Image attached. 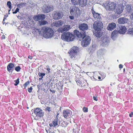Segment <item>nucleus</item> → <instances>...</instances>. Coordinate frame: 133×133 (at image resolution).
<instances>
[{
	"label": "nucleus",
	"mask_w": 133,
	"mask_h": 133,
	"mask_svg": "<svg viewBox=\"0 0 133 133\" xmlns=\"http://www.w3.org/2000/svg\"><path fill=\"white\" fill-rule=\"evenodd\" d=\"M119 67L120 69H122L123 68V66L122 64H120L119 66Z\"/></svg>",
	"instance_id": "nucleus-45"
},
{
	"label": "nucleus",
	"mask_w": 133,
	"mask_h": 133,
	"mask_svg": "<svg viewBox=\"0 0 133 133\" xmlns=\"http://www.w3.org/2000/svg\"><path fill=\"white\" fill-rule=\"evenodd\" d=\"M75 38L74 35L69 32H64L61 35V38L63 40L70 41L73 40Z\"/></svg>",
	"instance_id": "nucleus-5"
},
{
	"label": "nucleus",
	"mask_w": 133,
	"mask_h": 133,
	"mask_svg": "<svg viewBox=\"0 0 133 133\" xmlns=\"http://www.w3.org/2000/svg\"><path fill=\"white\" fill-rule=\"evenodd\" d=\"M58 115L59 114L58 113L56 116V119H55L52 123L49 124V125L50 127H55L58 125V119L57 117Z\"/></svg>",
	"instance_id": "nucleus-18"
},
{
	"label": "nucleus",
	"mask_w": 133,
	"mask_h": 133,
	"mask_svg": "<svg viewBox=\"0 0 133 133\" xmlns=\"http://www.w3.org/2000/svg\"><path fill=\"white\" fill-rule=\"evenodd\" d=\"M15 64L12 63H10L7 66V70L9 72H12L14 69Z\"/></svg>",
	"instance_id": "nucleus-20"
},
{
	"label": "nucleus",
	"mask_w": 133,
	"mask_h": 133,
	"mask_svg": "<svg viewBox=\"0 0 133 133\" xmlns=\"http://www.w3.org/2000/svg\"><path fill=\"white\" fill-rule=\"evenodd\" d=\"M28 58L30 59H32V57L31 56H29L28 57Z\"/></svg>",
	"instance_id": "nucleus-48"
},
{
	"label": "nucleus",
	"mask_w": 133,
	"mask_h": 133,
	"mask_svg": "<svg viewBox=\"0 0 133 133\" xmlns=\"http://www.w3.org/2000/svg\"><path fill=\"white\" fill-rule=\"evenodd\" d=\"M34 112L37 117L41 118L43 117L44 113L42 110L38 108H37L34 110Z\"/></svg>",
	"instance_id": "nucleus-9"
},
{
	"label": "nucleus",
	"mask_w": 133,
	"mask_h": 133,
	"mask_svg": "<svg viewBox=\"0 0 133 133\" xmlns=\"http://www.w3.org/2000/svg\"><path fill=\"white\" fill-rule=\"evenodd\" d=\"M39 22L40 25H45L48 23V22L44 20L42 21H39Z\"/></svg>",
	"instance_id": "nucleus-27"
},
{
	"label": "nucleus",
	"mask_w": 133,
	"mask_h": 133,
	"mask_svg": "<svg viewBox=\"0 0 133 133\" xmlns=\"http://www.w3.org/2000/svg\"><path fill=\"white\" fill-rule=\"evenodd\" d=\"M30 83V82L29 81H28L25 82L23 85V86L25 87L24 89H25V88L27 86V85Z\"/></svg>",
	"instance_id": "nucleus-34"
},
{
	"label": "nucleus",
	"mask_w": 133,
	"mask_h": 133,
	"mask_svg": "<svg viewBox=\"0 0 133 133\" xmlns=\"http://www.w3.org/2000/svg\"><path fill=\"white\" fill-rule=\"evenodd\" d=\"M93 99L94 100L96 101H98V99L97 98V96L95 97V96H94L93 97Z\"/></svg>",
	"instance_id": "nucleus-41"
},
{
	"label": "nucleus",
	"mask_w": 133,
	"mask_h": 133,
	"mask_svg": "<svg viewBox=\"0 0 133 133\" xmlns=\"http://www.w3.org/2000/svg\"><path fill=\"white\" fill-rule=\"evenodd\" d=\"M4 19H5V18H4L3 19V21H4Z\"/></svg>",
	"instance_id": "nucleus-53"
},
{
	"label": "nucleus",
	"mask_w": 133,
	"mask_h": 133,
	"mask_svg": "<svg viewBox=\"0 0 133 133\" xmlns=\"http://www.w3.org/2000/svg\"><path fill=\"white\" fill-rule=\"evenodd\" d=\"M116 24L114 22L111 23L108 25L107 27V29L111 31L116 27Z\"/></svg>",
	"instance_id": "nucleus-21"
},
{
	"label": "nucleus",
	"mask_w": 133,
	"mask_h": 133,
	"mask_svg": "<svg viewBox=\"0 0 133 133\" xmlns=\"http://www.w3.org/2000/svg\"><path fill=\"white\" fill-rule=\"evenodd\" d=\"M45 110L46 111H48L49 112H50L51 111L50 107H47L45 109Z\"/></svg>",
	"instance_id": "nucleus-36"
},
{
	"label": "nucleus",
	"mask_w": 133,
	"mask_h": 133,
	"mask_svg": "<svg viewBox=\"0 0 133 133\" xmlns=\"http://www.w3.org/2000/svg\"><path fill=\"white\" fill-rule=\"evenodd\" d=\"M72 15V16H69V17L70 19L73 20L74 19V15Z\"/></svg>",
	"instance_id": "nucleus-40"
},
{
	"label": "nucleus",
	"mask_w": 133,
	"mask_h": 133,
	"mask_svg": "<svg viewBox=\"0 0 133 133\" xmlns=\"http://www.w3.org/2000/svg\"><path fill=\"white\" fill-rule=\"evenodd\" d=\"M75 80L78 85H82L85 83V82H86L87 81L84 79L83 78L80 79L79 78L77 77H76Z\"/></svg>",
	"instance_id": "nucleus-11"
},
{
	"label": "nucleus",
	"mask_w": 133,
	"mask_h": 133,
	"mask_svg": "<svg viewBox=\"0 0 133 133\" xmlns=\"http://www.w3.org/2000/svg\"><path fill=\"white\" fill-rule=\"evenodd\" d=\"M77 5H79L81 7H84L87 4V0H79Z\"/></svg>",
	"instance_id": "nucleus-19"
},
{
	"label": "nucleus",
	"mask_w": 133,
	"mask_h": 133,
	"mask_svg": "<svg viewBox=\"0 0 133 133\" xmlns=\"http://www.w3.org/2000/svg\"><path fill=\"white\" fill-rule=\"evenodd\" d=\"M125 68H124L123 69V72H125Z\"/></svg>",
	"instance_id": "nucleus-52"
},
{
	"label": "nucleus",
	"mask_w": 133,
	"mask_h": 133,
	"mask_svg": "<svg viewBox=\"0 0 133 133\" xmlns=\"http://www.w3.org/2000/svg\"><path fill=\"white\" fill-rule=\"evenodd\" d=\"M50 90L51 92H52V93H54L55 92V91L54 90H52L51 89H50Z\"/></svg>",
	"instance_id": "nucleus-49"
},
{
	"label": "nucleus",
	"mask_w": 133,
	"mask_h": 133,
	"mask_svg": "<svg viewBox=\"0 0 133 133\" xmlns=\"http://www.w3.org/2000/svg\"><path fill=\"white\" fill-rule=\"evenodd\" d=\"M50 130H51V129H49V132H48V131H47L46 130V131H47V132L48 133H54V132L53 131H50Z\"/></svg>",
	"instance_id": "nucleus-44"
},
{
	"label": "nucleus",
	"mask_w": 133,
	"mask_h": 133,
	"mask_svg": "<svg viewBox=\"0 0 133 133\" xmlns=\"http://www.w3.org/2000/svg\"><path fill=\"white\" fill-rule=\"evenodd\" d=\"M103 24L102 22L99 21H95L93 24V26L95 30V35L97 37H99L101 36V33L100 32L103 28Z\"/></svg>",
	"instance_id": "nucleus-2"
},
{
	"label": "nucleus",
	"mask_w": 133,
	"mask_h": 133,
	"mask_svg": "<svg viewBox=\"0 0 133 133\" xmlns=\"http://www.w3.org/2000/svg\"><path fill=\"white\" fill-rule=\"evenodd\" d=\"M19 79L18 78L16 80L14 81V82H15V83L14 84L16 86L19 83Z\"/></svg>",
	"instance_id": "nucleus-32"
},
{
	"label": "nucleus",
	"mask_w": 133,
	"mask_h": 133,
	"mask_svg": "<svg viewBox=\"0 0 133 133\" xmlns=\"http://www.w3.org/2000/svg\"><path fill=\"white\" fill-rule=\"evenodd\" d=\"M7 5L8 6L9 8L10 9L9 11H10L12 8L11 4V2L9 1L7 2Z\"/></svg>",
	"instance_id": "nucleus-30"
},
{
	"label": "nucleus",
	"mask_w": 133,
	"mask_h": 133,
	"mask_svg": "<svg viewBox=\"0 0 133 133\" xmlns=\"http://www.w3.org/2000/svg\"><path fill=\"white\" fill-rule=\"evenodd\" d=\"M93 14V16L95 19L97 21H99L101 19V17L99 14L96 12L94 10L93 8L91 10Z\"/></svg>",
	"instance_id": "nucleus-10"
},
{
	"label": "nucleus",
	"mask_w": 133,
	"mask_h": 133,
	"mask_svg": "<svg viewBox=\"0 0 133 133\" xmlns=\"http://www.w3.org/2000/svg\"><path fill=\"white\" fill-rule=\"evenodd\" d=\"M83 111L84 112H87L88 111V108L85 107H83L82 109Z\"/></svg>",
	"instance_id": "nucleus-33"
},
{
	"label": "nucleus",
	"mask_w": 133,
	"mask_h": 133,
	"mask_svg": "<svg viewBox=\"0 0 133 133\" xmlns=\"http://www.w3.org/2000/svg\"><path fill=\"white\" fill-rule=\"evenodd\" d=\"M72 4L74 5H77L79 0H71Z\"/></svg>",
	"instance_id": "nucleus-28"
},
{
	"label": "nucleus",
	"mask_w": 133,
	"mask_h": 133,
	"mask_svg": "<svg viewBox=\"0 0 133 133\" xmlns=\"http://www.w3.org/2000/svg\"><path fill=\"white\" fill-rule=\"evenodd\" d=\"M43 36L46 38L52 37L54 34V31L52 29L49 27L45 26L42 28Z\"/></svg>",
	"instance_id": "nucleus-3"
},
{
	"label": "nucleus",
	"mask_w": 133,
	"mask_h": 133,
	"mask_svg": "<svg viewBox=\"0 0 133 133\" xmlns=\"http://www.w3.org/2000/svg\"><path fill=\"white\" fill-rule=\"evenodd\" d=\"M53 7H51L49 6L45 5L43 6L42 8V10L44 13H48L53 10Z\"/></svg>",
	"instance_id": "nucleus-13"
},
{
	"label": "nucleus",
	"mask_w": 133,
	"mask_h": 133,
	"mask_svg": "<svg viewBox=\"0 0 133 133\" xmlns=\"http://www.w3.org/2000/svg\"><path fill=\"white\" fill-rule=\"evenodd\" d=\"M49 68H48L46 69L49 72V73L50 72V68L49 66H48Z\"/></svg>",
	"instance_id": "nucleus-47"
},
{
	"label": "nucleus",
	"mask_w": 133,
	"mask_h": 133,
	"mask_svg": "<svg viewBox=\"0 0 133 133\" xmlns=\"http://www.w3.org/2000/svg\"><path fill=\"white\" fill-rule=\"evenodd\" d=\"M38 75L40 78H39V80H42L43 77L45 76V74L43 73H39Z\"/></svg>",
	"instance_id": "nucleus-26"
},
{
	"label": "nucleus",
	"mask_w": 133,
	"mask_h": 133,
	"mask_svg": "<svg viewBox=\"0 0 133 133\" xmlns=\"http://www.w3.org/2000/svg\"><path fill=\"white\" fill-rule=\"evenodd\" d=\"M64 123H65L64 122H63L61 124V125H62V126L63 127V126L62 125V124H63Z\"/></svg>",
	"instance_id": "nucleus-50"
},
{
	"label": "nucleus",
	"mask_w": 133,
	"mask_h": 133,
	"mask_svg": "<svg viewBox=\"0 0 133 133\" xmlns=\"http://www.w3.org/2000/svg\"><path fill=\"white\" fill-rule=\"evenodd\" d=\"M70 29V26L69 25H64L63 27L59 28V31L61 33L63 32L67 31Z\"/></svg>",
	"instance_id": "nucleus-14"
},
{
	"label": "nucleus",
	"mask_w": 133,
	"mask_h": 133,
	"mask_svg": "<svg viewBox=\"0 0 133 133\" xmlns=\"http://www.w3.org/2000/svg\"><path fill=\"white\" fill-rule=\"evenodd\" d=\"M54 23V26L57 27H58L61 26L63 24V22L61 21H55Z\"/></svg>",
	"instance_id": "nucleus-24"
},
{
	"label": "nucleus",
	"mask_w": 133,
	"mask_h": 133,
	"mask_svg": "<svg viewBox=\"0 0 133 133\" xmlns=\"http://www.w3.org/2000/svg\"><path fill=\"white\" fill-rule=\"evenodd\" d=\"M79 28L81 30L84 31L87 30L88 28V25L85 23H82L80 24Z\"/></svg>",
	"instance_id": "nucleus-17"
},
{
	"label": "nucleus",
	"mask_w": 133,
	"mask_h": 133,
	"mask_svg": "<svg viewBox=\"0 0 133 133\" xmlns=\"http://www.w3.org/2000/svg\"><path fill=\"white\" fill-rule=\"evenodd\" d=\"M79 51V49L76 46L72 47L69 51L68 53L70 58L72 59H74L77 56L78 52Z\"/></svg>",
	"instance_id": "nucleus-6"
},
{
	"label": "nucleus",
	"mask_w": 133,
	"mask_h": 133,
	"mask_svg": "<svg viewBox=\"0 0 133 133\" xmlns=\"http://www.w3.org/2000/svg\"><path fill=\"white\" fill-rule=\"evenodd\" d=\"M74 34L79 38L80 40L81 39L83 40L81 42V44L82 46H86L89 45L91 39L89 36H86V34L85 32H80L77 30L74 31Z\"/></svg>",
	"instance_id": "nucleus-1"
},
{
	"label": "nucleus",
	"mask_w": 133,
	"mask_h": 133,
	"mask_svg": "<svg viewBox=\"0 0 133 133\" xmlns=\"http://www.w3.org/2000/svg\"><path fill=\"white\" fill-rule=\"evenodd\" d=\"M81 12L79 8L75 6H73L70 9V12L71 15L77 17L79 16Z\"/></svg>",
	"instance_id": "nucleus-7"
},
{
	"label": "nucleus",
	"mask_w": 133,
	"mask_h": 133,
	"mask_svg": "<svg viewBox=\"0 0 133 133\" xmlns=\"http://www.w3.org/2000/svg\"><path fill=\"white\" fill-rule=\"evenodd\" d=\"M26 3H21L17 5V6L19 8H21L24 6Z\"/></svg>",
	"instance_id": "nucleus-29"
},
{
	"label": "nucleus",
	"mask_w": 133,
	"mask_h": 133,
	"mask_svg": "<svg viewBox=\"0 0 133 133\" xmlns=\"http://www.w3.org/2000/svg\"><path fill=\"white\" fill-rule=\"evenodd\" d=\"M19 9L18 8H17L15 11H13L12 12V13L14 14H16L17 12H19Z\"/></svg>",
	"instance_id": "nucleus-37"
},
{
	"label": "nucleus",
	"mask_w": 133,
	"mask_h": 133,
	"mask_svg": "<svg viewBox=\"0 0 133 133\" xmlns=\"http://www.w3.org/2000/svg\"><path fill=\"white\" fill-rule=\"evenodd\" d=\"M32 88L31 87L30 88H29L28 89V91L30 93L32 91Z\"/></svg>",
	"instance_id": "nucleus-38"
},
{
	"label": "nucleus",
	"mask_w": 133,
	"mask_h": 133,
	"mask_svg": "<svg viewBox=\"0 0 133 133\" xmlns=\"http://www.w3.org/2000/svg\"><path fill=\"white\" fill-rule=\"evenodd\" d=\"M98 78L99 79V80H100L101 79V77L100 76H98Z\"/></svg>",
	"instance_id": "nucleus-51"
},
{
	"label": "nucleus",
	"mask_w": 133,
	"mask_h": 133,
	"mask_svg": "<svg viewBox=\"0 0 133 133\" xmlns=\"http://www.w3.org/2000/svg\"><path fill=\"white\" fill-rule=\"evenodd\" d=\"M124 9V6L122 4L119 5L116 9V12L118 14H120L123 12Z\"/></svg>",
	"instance_id": "nucleus-16"
},
{
	"label": "nucleus",
	"mask_w": 133,
	"mask_h": 133,
	"mask_svg": "<svg viewBox=\"0 0 133 133\" xmlns=\"http://www.w3.org/2000/svg\"><path fill=\"white\" fill-rule=\"evenodd\" d=\"M130 18L131 19L133 20V12L130 16Z\"/></svg>",
	"instance_id": "nucleus-43"
},
{
	"label": "nucleus",
	"mask_w": 133,
	"mask_h": 133,
	"mask_svg": "<svg viewBox=\"0 0 133 133\" xmlns=\"http://www.w3.org/2000/svg\"><path fill=\"white\" fill-rule=\"evenodd\" d=\"M46 17L45 15L44 14H39L34 17L33 18L35 21H37L39 20H43Z\"/></svg>",
	"instance_id": "nucleus-12"
},
{
	"label": "nucleus",
	"mask_w": 133,
	"mask_h": 133,
	"mask_svg": "<svg viewBox=\"0 0 133 133\" xmlns=\"http://www.w3.org/2000/svg\"><path fill=\"white\" fill-rule=\"evenodd\" d=\"M125 9L126 11H127V12L128 13L130 12L132 10L130 5L129 4L127 5H126Z\"/></svg>",
	"instance_id": "nucleus-25"
},
{
	"label": "nucleus",
	"mask_w": 133,
	"mask_h": 133,
	"mask_svg": "<svg viewBox=\"0 0 133 133\" xmlns=\"http://www.w3.org/2000/svg\"><path fill=\"white\" fill-rule=\"evenodd\" d=\"M103 6L107 10L113 11L116 7V3L114 2L107 1L103 4Z\"/></svg>",
	"instance_id": "nucleus-4"
},
{
	"label": "nucleus",
	"mask_w": 133,
	"mask_h": 133,
	"mask_svg": "<svg viewBox=\"0 0 133 133\" xmlns=\"http://www.w3.org/2000/svg\"><path fill=\"white\" fill-rule=\"evenodd\" d=\"M128 21V19L124 17L120 18L118 20V22L119 24H124L127 22Z\"/></svg>",
	"instance_id": "nucleus-22"
},
{
	"label": "nucleus",
	"mask_w": 133,
	"mask_h": 133,
	"mask_svg": "<svg viewBox=\"0 0 133 133\" xmlns=\"http://www.w3.org/2000/svg\"><path fill=\"white\" fill-rule=\"evenodd\" d=\"M71 111L69 109H66L63 110V115L64 117L65 118H68L71 115Z\"/></svg>",
	"instance_id": "nucleus-15"
},
{
	"label": "nucleus",
	"mask_w": 133,
	"mask_h": 133,
	"mask_svg": "<svg viewBox=\"0 0 133 133\" xmlns=\"http://www.w3.org/2000/svg\"><path fill=\"white\" fill-rule=\"evenodd\" d=\"M128 33L129 34H133V28H132L131 29L128 31Z\"/></svg>",
	"instance_id": "nucleus-39"
},
{
	"label": "nucleus",
	"mask_w": 133,
	"mask_h": 133,
	"mask_svg": "<svg viewBox=\"0 0 133 133\" xmlns=\"http://www.w3.org/2000/svg\"><path fill=\"white\" fill-rule=\"evenodd\" d=\"M21 69V68L20 66H17L15 67V70L17 72L20 71Z\"/></svg>",
	"instance_id": "nucleus-31"
},
{
	"label": "nucleus",
	"mask_w": 133,
	"mask_h": 133,
	"mask_svg": "<svg viewBox=\"0 0 133 133\" xmlns=\"http://www.w3.org/2000/svg\"><path fill=\"white\" fill-rule=\"evenodd\" d=\"M129 116L130 117H132L133 116V112H131V113L129 114Z\"/></svg>",
	"instance_id": "nucleus-42"
},
{
	"label": "nucleus",
	"mask_w": 133,
	"mask_h": 133,
	"mask_svg": "<svg viewBox=\"0 0 133 133\" xmlns=\"http://www.w3.org/2000/svg\"><path fill=\"white\" fill-rule=\"evenodd\" d=\"M5 37L4 35H3L2 36L1 39H5Z\"/></svg>",
	"instance_id": "nucleus-46"
},
{
	"label": "nucleus",
	"mask_w": 133,
	"mask_h": 133,
	"mask_svg": "<svg viewBox=\"0 0 133 133\" xmlns=\"http://www.w3.org/2000/svg\"><path fill=\"white\" fill-rule=\"evenodd\" d=\"M53 18L58 20L61 18L63 16V12L61 11H57L54 12L52 15Z\"/></svg>",
	"instance_id": "nucleus-8"
},
{
	"label": "nucleus",
	"mask_w": 133,
	"mask_h": 133,
	"mask_svg": "<svg viewBox=\"0 0 133 133\" xmlns=\"http://www.w3.org/2000/svg\"><path fill=\"white\" fill-rule=\"evenodd\" d=\"M117 33V31L114 30L111 33V36H114L115 35H116Z\"/></svg>",
	"instance_id": "nucleus-35"
},
{
	"label": "nucleus",
	"mask_w": 133,
	"mask_h": 133,
	"mask_svg": "<svg viewBox=\"0 0 133 133\" xmlns=\"http://www.w3.org/2000/svg\"><path fill=\"white\" fill-rule=\"evenodd\" d=\"M126 28L125 26H122L120 27V30H119V32L121 34H123L126 32Z\"/></svg>",
	"instance_id": "nucleus-23"
}]
</instances>
